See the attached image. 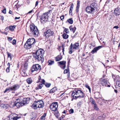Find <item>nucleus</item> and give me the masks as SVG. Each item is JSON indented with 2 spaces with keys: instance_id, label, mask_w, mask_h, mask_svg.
<instances>
[{
  "instance_id": "2f4dec72",
  "label": "nucleus",
  "mask_w": 120,
  "mask_h": 120,
  "mask_svg": "<svg viewBox=\"0 0 120 120\" xmlns=\"http://www.w3.org/2000/svg\"><path fill=\"white\" fill-rule=\"evenodd\" d=\"M69 28L70 30H76V27L73 26H71L69 27Z\"/></svg>"
},
{
  "instance_id": "4be33fe9",
  "label": "nucleus",
  "mask_w": 120,
  "mask_h": 120,
  "mask_svg": "<svg viewBox=\"0 0 120 120\" xmlns=\"http://www.w3.org/2000/svg\"><path fill=\"white\" fill-rule=\"evenodd\" d=\"M0 106L2 108L6 109L8 107L9 105H8L6 104H1Z\"/></svg>"
},
{
  "instance_id": "ddd939ff",
  "label": "nucleus",
  "mask_w": 120,
  "mask_h": 120,
  "mask_svg": "<svg viewBox=\"0 0 120 120\" xmlns=\"http://www.w3.org/2000/svg\"><path fill=\"white\" fill-rule=\"evenodd\" d=\"M53 32L51 30H47L46 32H44V35L46 38H48L49 37L53 35Z\"/></svg>"
},
{
  "instance_id": "7ed1b4c3",
  "label": "nucleus",
  "mask_w": 120,
  "mask_h": 120,
  "mask_svg": "<svg viewBox=\"0 0 120 120\" xmlns=\"http://www.w3.org/2000/svg\"><path fill=\"white\" fill-rule=\"evenodd\" d=\"M97 10V4L95 3H93L90 6L86 7V11L88 13H93Z\"/></svg>"
},
{
  "instance_id": "6e6d98bb",
  "label": "nucleus",
  "mask_w": 120,
  "mask_h": 120,
  "mask_svg": "<svg viewBox=\"0 0 120 120\" xmlns=\"http://www.w3.org/2000/svg\"><path fill=\"white\" fill-rule=\"evenodd\" d=\"M119 28V27L117 26H114L113 27V28H115L116 29H118Z\"/></svg>"
},
{
  "instance_id": "f257e3e1",
  "label": "nucleus",
  "mask_w": 120,
  "mask_h": 120,
  "mask_svg": "<svg viewBox=\"0 0 120 120\" xmlns=\"http://www.w3.org/2000/svg\"><path fill=\"white\" fill-rule=\"evenodd\" d=\"M72 96L74 99L77 98H84L85 97V94L79 89H75L72 92Z\"/></svg>"
},
{
  "instance_id": "6ab92c4d",
  "label": "nucleus",
  "mask_w": 120,
  "mask_h": 120,
  "mask_svg": "<svg viewBox=\"0 0 120 120\" xmlns=\"http://www.w3.org/2000/svg\"><path fill=\"white\" fill-rule=\"evenodd\" d=\"M31 32L34 36L36 37L39 34L38 30H31Z\"/></svg>"
},
{
  "instance_id": "f3484780",
  "label": "nucleus",
  "mask_w": 120,
  "mask_h": 120,
  "mask_svg": "<svg viewBox=\"0 0 120 120\" xmlns=\"http://www.w3.org/2000/svg\"><path fill=\"white\" fill-rule=\"evenodd\" d=\"M114 14L116 16L120 15V8L118 7L115 9L114 11Z\"/></svg>"
},
{
  "instance_id": "e433bc0d",
  "label": "nucleus",
  "mask_w": 120,
  "mask_h": 120,
  "mask_svg": "<svg viewBox=\"0 0 120 120\" xmlns=\"http://www.w3.org/2000/svg\"><path fill=\"white\" fill-rule=\"evenodd\" d=\"M54 115L55 116H56L57 118H58L59 116V112L58 111H56L54 113Z\"/></svg>"
},
{
  "instance_id": "8fccbe9b",
  "label": "nucleus",
  "mask_w": 120,
  "mask_h": 120,
  "mask_svg": "<svg viewBox=\"0 0 120 120\" xmlns=\"http://www.w3.org/2000/svg\"><path fill=\"white\" fill-rule=\"evenodd\" d=\"M79 7L76 6V11L77 12H78L79 11Z\"/></svg>"
},
{
  "instance_id": "09e8293b",
  "label": "nucleus",
  "mask_w": 120,
  "mask_h": 120,
  "mask_svg": "<svg viewBox=\"0 0 120 120\" xmlns=\"http://www.w3.org/2000/svg\"><path fill=\"white\" fill-rule=\"evenodd\" d=\"M6 71L7 72H8L10 71V68L8 67L7 68Z\"/></svg>"
},
{
  "instance_id": "393cba45",
  "label": "nucleus",
  "mask_w": 120,
  "mask_h": 120,
  "mask_svg": "<svg viewBox=\"0 0 120 120\" xmlns=\"http://www.w3.org/2000/svg\"><path fill=\"white\" fill-rule=\"evenodd\" d=\"M26 81L28 84H30L32 82V80L31 78H29L26 79Z\"/></svg>"
},
{
  "instance_id": "3c124183",
  "label": "nucleus",
  "mask_w": 120,
  "mask_h": 120,
  "mask_svg": "<svg viewBox=\"0 0 120 120\" xmlns=\"http://www.w3.org/2000/svg\"><path fill=\"white\" fill-rule=\"evenodd\" d=\"M0 32L2 34H5L6 35H7V33L6 32H5V31L4 32H3L2 31H1Z\"/></svg>"
},
{
  "instance_id": "5701e85b",
  "label": "nucleus",
  "mask_w": 120,
  "mask_h": 120,
  "mask_svg": "<svg viewBox=\"0 0 120 120\" xmlns=\"http://www.w3.org/2000/svg\"><path fill=\"white\" fill-rule=\"evenodd\" d=\"M43 86V84L40 83L38 85V86L36 88V90H37L39 89H41L42 88V87Z\"/></svg>"
},
{
  "instance_id": "a19ab883",
  "label": "nucleus",
  "mask_w": 120,
  "mask_h": 120,
  "mask_svg": "<svg viewBox=\"0 0 120 120\" xmlns=\"http://www.w3.org/2000/svg\"><path fill=\"white\" fill-rule=\"evenodd\" d=\"M11 90L10 89V87H9V88H8L6 89L5 90L4 92V93L7 92L8 91H9L10 90Z\"/></svg>"
},
{
  "instance_id": "7c9ffc66",
  "label": "nucleus",
  "mask_w": 120,
  "mask_h": 120,
  "mask_svg": "<svg viewBox=\"0 0 120 120\" xmlns=\"http://www.w3.org/2000/svg\"><path fill=\"white\" fill-rule=\"evenodd\" d=\"M90 101L91 103L93 104L94 105L96 104L95 101L93 98H90Z\"/></svg>"
},
{
  "instance_id": "864d4df0",
  "label": "nucleus",
  "mask_w": 120,
  "mask_h": 120,
  "mask_svg": "<svg viewBox=\"0 0 120 120\" xmlns=\"http://www.w3.org/2000/svg\"><path fill=\"white\" fill-rule=\"evenodd\" d=\"M69 14L71 15H72V10H70V9L69 10Z\"/></svg>"
},
{
  "instance_id": "37998d69",
  "label": "nucleus",
  "mask_w": 120,
  "mask_h": 120,
  "mask_svg": "<svg viewBox=\"0 0 120 120\" xmlns=\"http://www.w3.org/2000/svg\"><path fill=\"white\" fill-rule=\"evenodd\" d=\"M7 54L8 56V58H11V53L8 52H7Z\"/></svg>"
},
{
  "instance_id": "c756f323",
  "label": "nucleus",
  "mask_w": 120,
  "mask_h": 120,
  "mask_svg": "<svg viewBox=\"0 0 120 120\" xmlns=\"http://www.w3.org/2000/svg\"><path fill=\"white\" fill-rule=\"evenodd\" d=\"M63 38L66 39L68 38V36L66 34L64 33L63 34Z\"/></svg>"
},
{
  "instance_id": "9b49d317",
  "label": "nucleus",
  "mask_w": 120,
  "mask_h": 120,
  "mask_svg": "<svg viewBox=\"0 0 120 120\" xmlns=\"http://www.w3.org/2000/svg\"><path fill=\"white\" fill-rule=\"evenodd\" d=\"M100 83L103 86L110 87V86L109 85H107L108 81L106 79H104L103 78H101L100 79Z\"/></svg>"
},
{
  "instance_id": "603ef678",
  "label": "nucleus",
  "mask_w": 120,
  "mask_h": 120,
  "mask_svg": "<svg viewBox=\"0 0 120 120\" xmlns=\"http://www.w3.org/2000/svg\"><path fill=\"white\" fill-rule=\"evenodd\" d=\"M73 4H72V5H71V6L70 7V9L72 10V9L73 8Z\"/></svg>"
},
{
  "instance_id": "5fc2aeb1",
  "label": "nucleus",
  "mask_w": 120,
  "mask_h": 120,
  "mask_svg": "<svg viewBox=\"0 0 120 120\" xmlns=\"http://www.w3.org/2000/svg\"><path fill=\"white\" fill-rule=\"evenodd\" d=\"M12 39V38L11 37H8V40L9 41H11Z\"/></svg>"
},
{
  "instance_id": "f03ea898",
  "label": "nucleus",
  "mask_w": 120,
  "mask_h": 120,
  "mask_svg": "<svg viewBox=\"0 0 120 120\" xmlns=\"http://www.w3.org/2000/svg\"><path fill=\"white\" fill-rule=\"evenodd\" d=\"M44 53V50L39 49L36 51V53L33 55V56L37 61H41L42 63L44 60L43 57Z\"/></svg>"
},
{
  "instance_id": "39448f33",
  "label": "nucleus",
  "mask_w": 120,
  "mask_h": 120,
  "mask_svg": "<svg viewBox=\"0 0 120 120\" xmlns=\"http://www.w3.org/2000/svg\"><path fill=\"white\" fill-rule=\"evenodd\" d=\"M49 14V12H46L44 13L42 15L39 16L40 21L41 23H45L48 21Z\"/></svg>"
},
{
  "instance_id": "c03bdc74",
  "label": "nucleus",
  "mask_w": 120,
  "mask_h": 120,
  "mask_svg": "<svg viewBox=\"0 0 120 120\" xmlns=\"http://www.w3.org/2000/svg\"><path fill=\"white\" fill-rule=\"evenodd\" d=\"M116 84L118 86L120 87V81H118L116 82Z\"/></svg>"
},
{
  "instance_id": "a211bd4d",
  "label": "nucleus",
  "mask_w": 120,
  "mask_h": 120,
  "mask_svg": "<svg viewBox=\"0 0 120 120\" xmlns=\"http://www.w3.org/2000/svg\"><path fill=\"white\" fill-rule=\"evenodd\" d=\"M30 99L29 98H24L23 100V102H22L23 105L28 104L29 102Z\"/></svg>"
},
{
  "instance_id": "a878e982",
  "label": "nucleus",
  "mask_w": 120,
  "mask_h": 120,
  "mask_svg": "<svg viewBox=\"0 0 120 120\" xmlns=\"http://www.w3.org/2000/svg\"><path fill=\"white\" fill-rule=\"evenodd\" d=\"M57 88L56 87H54L51 89L50 91V93H54L57 90Z\"/></svg>"
},
{
  "instance_id": "e2e57ef3",
  "label": "nucleus",
  "mask_w": 120,
  "mask_h": 120,
  "mask_svg": "<svg viewBox=\"0 0 120 120\" xmlns=\"http://www.w3.org/2000/svg\"><path fill=\"white\" fill-rule=\"evenodd\" d=\"M65 117L64 115H63L60 118H61V119H63V118Z\"/></svg>"
},
{
  "instance_id": "bf43d9fd",
  "label": "nucleus",
  "mask_w": 120,
  "mask_h": 120,
  "mask_svg": "<svg viewBox=\"0 0 120 120\" xmlns=\"http://www.w3.org/2000/svg\"><path fill=\"white\" fill-rule=\"evenodd\" d=\"M41 119L42 120H44L45 119V117L43 115L41 116Z\"/></svg>"
},
{
  "instance_id": "1a4fd4ad",
  "label": "nucleus",
  "mask_w": 120,
  "mask_h": 120,
  "mask_svg": "<svg viewBox=\"0 0 120 120\" xmlns=\"http://www.w3.org/2000/svg\"><path fill=\"white\" fill-rule=\"evenodd\" d=\"M41 66L38 64L33 65L32 67L31 72H33L34 71H39L40 70Z\"/></svg>"
},
{
  "instance_id": "9d476101",
  "label": "nucleus",
  "mask_w": 120,
  "mask_h": 120,
  "mask_svg": "<svg viewBox=\"0 0 120 120\" xmlns=\"http://www.w3.org/2000/svg\"><path fill=\"white\" fill-rule=\"evenodd\" d=\"M58 107V103L55 102L52 104L50 106V108L52 111H56Z\"/></svg>"
},
{
  "instance_id": "0eeeda50",
  "label": "nucleus",
  "mask_w": 120,
  "mask_h": 120,
  "mask_svg": "<svg viewBox=\"0 0 120 120\" xmlns=\"http://www.w3.org/2000/svg\"><path fill=\"white\" fill-rule=\"evenodd\" d=\"M79 44L77 43H75L73 45L71 43L70 46V49H69L70 50L69 51V53L71 54L72 52V49H78L79 48Z\"/></svg>"
},
{
  "instance_id": "2eb2a0df",
  "label": "nucleus",
  "mask_w": 120,
  "mask_h": 120,
  "mask_svg": "<svg viewBox=\"0 0 120 120\" xmlns=\"http://www.w3.org/2000/svg\"><path fill=\"white\" fill-rule=\"evenodd\" d=\"M18 116L17 115L15 114H13L11 118H10V120H17L20 118V117H18Z\"/></svg>"
},
{
  "instance_id": "cd10ccee",
  "label": "nucleus",
  "mask_w": 120,
  "mask_h": 120,
  "mask_svg": "<svg viewBox=\"0 0 120 120\" xmlns=\"http://www.w3.org/2000/svg\"><path fill=\"white\" fill-rule=\"evenodd\" d=\"M100 94L98 93H95L94 95V98H100Z\"/></svg>"
},
{
  "instance_id": "aec40b11",
  "label": "nucleus",
  "mask_w": 120,
  "mask_h": 120,
  "mask_svg": "<svg viewBox=\"0 0 120 120\" xmlns=\"http://www.w3.org/2000/svg\"><path fill=\"white\" fill-rule=\"evenodd\" d=\"M30 30H38L37 27L34 24H32L30 25Z\"/></svg>"
},
{
  "instance_id": "c9c22d12",
  "label": "nucleus",
  "mask_w": 120,
  "mask_h": 120,
  "mask_svg": "<svg viewBox=\"0 0 120 120\" xmlns=\"http://www.w3.org/2000/svg\"><path fill=\"white\" fill-rule=\"evenodd\" d=\"M85 87L88 89L89 90V91L90 92H91V88L90 87V86H88L87 84H86L85 85Z\"/></svg>"
},
{
  "instance_id": "69168bd1",
  "label": "nucleus",
  "mask_w": 120,
  "mask_h": 120,
  "mask_svg": "<svg viewBox=\"0 0 120 120\" xmlns=\"http://www.w3.org/2000/svg\"><path fill=\"white\" fill-rule=\"evenodd\" d=\"M80 1L79 0L77 1V5H80Z\"/></svg>"
},
{
  "instance_id": "052dcab7",
  "label": "nucleus",
  "mask_w": 120,
  "mask_h": 120,
  "mask_svg": "<svg viewBox=\"0 0 120 120\" xmlns=\"http://www.w3.org/2000/svg\"><path fill=\"white\" fill-rule=\"evenodd\" d=\"M4 17L3 16H0V19L2 20H4Z\"/></svg>"
},
{
  "instance_id": "0e129e2a",
  "label": "nucleus",
  "mask_w": 120,
  "mask_h": 120,
  "mask_svg": "<svg viewBox=\"0 0 120 120\" xmlns=\"http://www.w3.org/2000/svg\"><path fill=\"white\" fill-rule=\"evenodd\" d=\"M9 13L10 14H11V15L12 14H13V12H12V11L11 10H10L9 11Z\"/></svg>"
},
{
  "instance_id": "ea45409f",
  "label": "nucleus",
  "mask_w": 120,
  "mask_h": 120,
  "mask_svg": "<svg viewBox=\"0 0 120 120\" xmlns=\"http://www.w3.org/2000/svg\"><path fill=\"white\" fill-rule=\"evenodd\" d=\"M42 83L43 84H45V81L44 79H41L40 80V81L39 82Z\"/></svg>"
},
{
  "instance_id": "f8f14e48",
  "label": "nucleus",
  "mask_w": 120,
  "mask_h": 120,
  "mask_svg": "<svg viewBox=\"0 0 120 120\" xmlns=\"http://www.w3.org/2000/svg\"><path fill=\"white\" fill-rule=\"evenodd\" d=\"M58 66L62 69H65L66 67V61H61L58 62Z\"/></svg>"
},
{
  "instance_id": "72a5a7b5",
  "label": "nucleus",
  "mask_w": 120,
  "mask_h": 120,
  "mask_svg": "<svg viewBox=\"0 0 120 120\" xmlns=\"http://www.w3.org/2000/svg\"><path fill=\"white\" fill-rule=\"evenodd\" d=\"M67 21L70 24H72L73 22V20L72 18H70L68 19Z\"/></svg>"
},
{
  "instance_id": "f704fd0d",
  "label": "nucleus",
  "mask_w": 120,
  "mask_h": 120,
  "mask_svg": "<svg viewBox=\"0 0 120 120\" xmlns=\"http://www.w3.org/2000/svg\"><path fill=\"white\" fill-rule=\"evenodd\" d=\"M44 84L46 87L48 88L51 85V84L50 83H46L45 84Z\"/></svg>"
},
{
  "instance_id": "13d9d810",
  "label": "nucleus",
  "mask_w": 120,
  "mask_h": 120,
  "mask_svg": "<svg viewBox=\"0 0 120 120\" xmlns=\"http://www.w3.org/2000/svg\"><path fill=\"white\" fill-rule=\"evenodd\" d=\"M38 79L39 81L38 82H39V81H40V80L41 79V77L40 76H39Z\"/></svg>"
},
{
  "instance_id": "338daca9",
  "label": "nucleus",
  "mask_w": 120,
  "mask_h": 120,
  "mask_svg": "<svg viewBox=\"0 0 120 120\" xmlns=\"http://www.w3.org/2000/svg\"><path fill=\"white\" fill-rule=\"evenodd\" d=\"M33 11V10H31V11H29L28 12V14L31 13Z\"/></svg>"
},
{
  "instance_id": "49530a36",
  "label": "nucleus",
  "mask_w": 120,
  "mask_h": 120,
  "mask_svg": "<svg viewBox=\"0 0 120 120\" xmlns=\"http://www.w3.org/2000/svg\"><path fill=\"white\" fill-rule=\"evenodd\" d=\"M82 103L81 101H80L78 102V103L77 104V105L78 106H80L82 104Z\"/></svg>"
},
{
  "instance_id": "bb28decb",
  "label": "nucleus",
  "mask_w": 120,
  "mask_h": 120,
  "mask_svg": "<svg viewBox=\"0 0 120 120\" xmlns=\"http://www.w3.org/2000/svg\"><path fill=\"white\" fill-rule=\"evenodd\" d=\"M120 78L119 76H116L115 78H114V81H120Z\"/></svg>"
},
{
  "instance_id": "b1692460",
  "label": "nucleus",
  "mask_w": 120,
  "mask_h": 120,
  "mask_svg": "<svg viewBox=\"0 0 120 120\" xmlns=\"http://www.w3.org/2000/svg\"><path fill=\"white\" fill-rule=\"evenodd\" d=\"M48 65H51L54 64V61L53 60H49L48 61Z\"/></svg>"
},
{
  "instance_id": "a18cd8bd",
  "label": "nucleus",
  "mask_w": 120,
  "mask_h": 120,
  "mask_svg": "<svg viewBox=\"0 0 120 120\" xmlns=\"http://www.w3.org/2000/svg\"><path fill=\"white\" fill-rule=\"evenodd\" d=\"M16 43V41L15 39H14L12 41V44L13 45H15Z\"/></svg>"
},
{
  "instance_id": "79ce46f5",
  "label": "nucleus",
  "mask_w": 120,
  "mask_h": 120,
  "mask_svg": "<svg viewBox=\"0 0 120 120\" xmlns=\"http://www.w3.org/2000/svg\"><path fill=\"white\" fill-rule=\"evenodd\" d=\"M69 112L70 113H73L74 112V110L72 109H71L69 110Z\"/></svg>"
},
{
  "instance_id": "4468645a",
  "label": "nucleus",
  "mask_w": 120,
  "mask_h": 120,
  "mask_svg": "<svg viewBox=\"0 0 120 120\" xmlns=\"http://www.w3.org/2000/svg\"><path fill=\"white\" fill-rule=\"evenodd\" d=\"M20 87V86L18 84L14 85L10 87V89L11 90H15L18 89Z\"/></svg>"
},
{
  "instance_id": "4d7b16f0",
  "label": "nucleus",
  "mask_w": 120,
  "mask_h": 120,
  "mask_svg": "<svg viewBox=\"0 0 120 120\" xmlns=\"http://www.w3.org/2000/svg\"><path fill=\"white\" fill-rule=\"evenodd\" d=\"M64 15H62L60 17V18L61 20H62L63 19H64Z\"/></svg>"
},
{
  "instance_id": "473e14b6",
  "label": "nucleus",
  "mask_w": 120,
  "mask_h": 120,
  "mask_svg": "<svg viewBox=\"0 0 120 120\" xmlns=\"http://www.w3.org/2000/svg\"><path fill=\"white\" fill-rule=\"evenodd\" d=\"M94 108L95 110H98L99 109L96 104L94 105Z\"/></svg>"
},
{
  "instance_id": "6e6552de",
  "label": "nucleus",
  "mask_w": 120,
  "mask_h": 120,
  "mask_svg": "<svg viewBox=\"0 0 120 120\" xmlns=\"http://www.w3.org/2000/svg\"><path fill=\"white\" fill-rule=\"evenodd\" d=\"M15 100V102L13 103V107L16 106L17 108H19L23 105L22 103L20 102L19 99L16 98Z\"/></svg>"
},
{
  "instance_id": "c85d7f7f",
  "label": "nucleus",
  "mask_w": 120,
  "mask_h": 120,
  "mask_svg": "<svg viewBox=\"0 0 120 120\" xmlns=\"http://www.w3.org/2000/svg\"><path fill=\"white\" fill-rule=\"evenodd\" d=\"M16 26L15 25L10 26H9V29L10 30H14Z\"/></svg>"
},
{
  "instance_id": "774afa93",
  "label": "nucleus",
  "mask_w": 120,
  "mask_h": 120,
  "mask_svg": "<svg viewBox=\"0 0 120 120\" xmlns=\"http://www.w3.org/2000/svg\"><path fill=\"white\" fill-rule=\"evenodd\" d=\"M38 1L36 2L35 6H36L38 5Z\"/></svg>"
},
{
  "instance_id": "dca6fc26",
  "label": "nucleus",
  "mask_w": 120,
  "mask_h": 120,
  "mask_svg": "<svg viewBox=\"0 0 120 120\" xmlns=\"http://www.w3.org/2000/svg\"><path fill=\"white\" fill-rule=\"evenodd\" d=\"M102 46H99L94 48L91 51V53L92 54H94L97 51L100 49L102 48Z\"/></svg>"
},
{
  "instance_id": "680f3d73",
  "label": "nucleus",
  "mask_w": 120,
  "mask_h": 120,
  "mask_svg": "<svg viewBox=\"0 0 120 120\" xmlns=\"http://www.w3.org/2000/svg\"><path fill=\"white\" fill-rule=\"evenodd\" d=\"M62 52H63V54H64V46H62Z\"/></svg>"
},
{
  "instance_id": "412c9836",
  "label": "nucleus",
  "mask_w": 120,
  "mask_h": 120,
  "mask_svg": "<svg viewBox=\"0 0 120 120\" xmlns=\"http://www.w3.org/2000/svg\"><path fill=\"white\" fill-rule=\"evenodd\" d=\"M62 58V57L61 55H59L56 56L55 58V60L56 61H60Z\"/></svg>"
},
{
  "instance_id": "20e7f679",
  "label": "nucleus",
  "mask_w": 120,
  "mask_h": 120,
  "mask_svg": "<svg viewBox=\"0 0 120 120\" xmlns=\"http://www.w3.org/2000/svg\"><path fill=\"white\" fill-rule=\"evenodd\" d=\"M35 42V39L34 38H29L24 44V47L26 49H30L34 46Z\"/></svg>"
},
{
  "instance_id": "de8ad7c7",
  "label": "nucleus",
  "mask_w": 120,
  "mask_h": 120,
  "mask_svg": "<svg viewBox=\"0 0 120 120\" xmlns=\"http://www.w3.org/2000/svg\"><path fill=\"white\" fill-rule=\"evenodd\" d=\"M2 12L4 14H6V9L5 8L3 10Z\"/></svg>"
},
{
  "instance_id": "4c0bfd02",
  "label": "nucleus",
  "mask_w": 120,
  "mask_h": 120,
  "mask_svg": "<svg viewBox=\"0 0 120 120\" xmlns=\"http://www.w3.org/2000/svg\"><path fill=\"white\" fill-rule=\"evenodd\" d=\"M97 120H104V118L100 116L97 118Z\"/></svg>"
},
{
  "instance_id": "423d86ee",
  "label": "nucleus",
  "mask_w": 120,
  "mask_h": 120,
  "mask_svg": "<svg viewBox=\"0 0 120 120\" xmlns=\"http://www.w3.org/2000/svg\"><path fill=\"white\" fill-rule=\"evenodd\" d=\"M34 104V107L35 109H36L37 108H42L44 106L43 102L41 100L35 102Z\"/></svg>"
},
{
  "instance_id": "58836bf2",
  "label": "nucleus",
  "mask_w": 120,
  "mask_h": 120,
  "mask_svg": "<svg viewBox=\"0 0 120 120\" xmlns=\"http://www.w3.org/2000/svg\"><path fill=\"white\" fill-rule=\"evenodd\" d=\"M69 71V70L68 68H67V69L64 70V74H66Z\"/></svg>"
}]
</instances>
